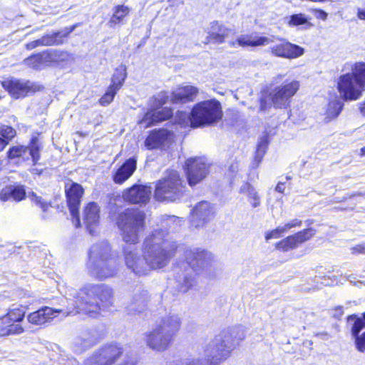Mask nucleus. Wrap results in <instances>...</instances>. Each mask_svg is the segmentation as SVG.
Listing matches in <instances>:
<instances>
[{"mask_svg": "<svg viewBox=\"0 0 365 365\" xmlns=\"http://www.w3.org/2000/svg\"><path fill=\"white\" fill-rule=\"evenodd\" d=\"M143 255L131 246L123 248L125 263L128 269L138 276L146 275L152 269L167 266L178 252H182L185 264L184 271L176 267L177 287L180 292H186L193 285L192 272H207L212 268V255L197 247H188L178 244L170 232L163 229L155 230L143 242Z\"/></svg>", "mask_w": 365, "mask_h": 365, "instance_id": "obj_1", "label": "nucleus"}, {"mask_svg": "<svg viewBox=\"0 0 365 365\" xmlns=\"http://www.w3.org/2000/svg\"><path fill=\"white\" fill-rule=\"evenodd\" d=\"M245 337L242 327L223 330L207 345L205 349V359H177L169 365H217L230 355Z\"/></svg>", "mask_w": 365, "mask_h": 365, "instance_id": "obj_2", "label": "nucleus"}, {"mask_svg": "<svg viewBox=\"0 0 365 365\" xmlns=\"http://www.w3.org/2000/svg\"><path fill=\"white\" fill-rule=\"evenodd\" d=\"M70 296L76 314L82 313L93 318L113 302V290L106 284H86Z\"/></svg>", "mask_w": 365, "mask_h": 365, "instance_id": "obj_3", "label": "nucleus"}, {"mask_svg": "<svg viewBox=\"0 0 365 365\" xmlns=\"http://www.w3.org/2000/svg\"><path fill=\"white\" fill-rule=\"evenodd\" d=\"M349 70L339 77L337 90L343 100L356 101L365 90V63H346L342 71Z\"/></svg>", "mask_w": 365, "mask_h": 365, "instance_id": "obj_4", "label": "nucleus"}, {"mask_svg": "<svg viewBox=\"0 0 365 365\" xmlns=\"http://www.w3.org/2000/svg\"><path fill=\"white\" fill-rule=\"evenodd\" d=\"M145 212L138 209L128 208L118 214L116 225L123 242L133 245L139 242L145 230Z\"/></svg>", "mask_w": 365, "mask_h": 365, "instance_id": "obj_5", "label": "nucleus"}, {"mask_svg": "<svg viewBox=\"0 0 365 365\" xmlns=\"http://www.w3.org/2000/svg\"><path fill=\"white\" fill-rule=\"evenodd\" d=\"M220 102L212 99L200 102L194 106L190 113V122L192 128L210 125L222 118Z\"/></svg>", "mask_w": 365, "mask_h": 365, "instance_id": "obj_6", "label": "nucleus"}, {"mask_svg": "<svg viewBox=\"0 0 365 365\" xmlns=\"http://www.w3.org/2000/svg\"><path fill=\"white\" fill-rule=\"evenodd\" d=\"M185 192L182 180L177 171L171 170L160 180L155 190V197L160 202H173L180 199Z\"/></svg>", "mask_w": 365, "mask_h": 365, "instance_id": "obj_7", "label": "nucleus"}, {"mask_svg": "<svg viewBox=\"0 0 365 365\" xmlns=\"http://www.w3.org/2000/svg\"><path fill=\"white\" fill-rule=\"evenodd\" d=\"M71 298H63L61 299L63 307L53 309L49 307H44L38 310L30 313L27 319L29 323L34 325H43L50 322L56 314H63V316L76 314V309L73 307Z\"/></svg>", "mask_w": 365, "mask_h": 365, "instance_id": "obj_8", "label": "nucleus"}, {"mask_svg": "<svg viewBox=\"0 0 365 365\" xmlns=\"http://www.w3.org/2000/svg\"><path fill=\"white\" fill-rule=\"evenodd\" d=\"M123 353L117 344H108L96 350L85 362L86 365H112L118 361Z\"/></svg>", "mask_w": 365, "mask_h": 365, "instance_id": "obj_9", "label": "nucleus"}, {"mask_svg": "<svg viewBox=\"0 0 365 365\" xmlns=\"http://www.w3.org/2000/svg\"><path fill=\"white\" fill-rule=\"evenodd\" d=\"M299 88V82L293 80L285 81L276 86L269 93L272 103L276 108H286L289 106L291 98Z\"/></svg>", "mask_w": 365, "mask_h": 365, "instance_id": "obj_10", "label": "nucleus"}, {"mask_svg": "<svg viewBox=\"0 0 365 365\" xmlns=\"http://www.w3.org/2000/svg\"><path fill=\"white\" fill-rule=\"evenodd\" d=\"M186 174L188 183L194 186L202 181L209 173V165L205 158H191L186 161Z\"/></svg>", "mask_w": 365, "mask_h": 365, "instance_id": "obj_11", "label": "nucleus"}, {"mask_svg": "<svg viewBox=\"0 0 365 365\" xmlns=\"http://www.w3.org/2000/svg\"><path fill=\"white\" fill-rule=\"evenodd\" d=\"M83 194V189L82 186L76 182L71 183L70 187L66 189L68 206L73 217V223L76 227L81 225L78 208Z\"/></svg>", "mask_w": 365, "mask_h": 365, "instance_id": "obj_12", "label": "nucleus"}, {"mask_svg": "<svg viewBox=\"0 0 365 365\" xmlns=\"http://www.w3.org/2000/svg\"><path fill=\"white\" fill-rule=\"evenodd\" d=\"M76 28V25H73L70 27H66L57 32L46 34L42 36L41 38L26 43V48L28 50H32L38 46L60 45L63 43L65 38H66L71 32H73Z\"/></svg>", "mask_w": 365, "mask_h": 365, "instance_id": "obj_13", "label": "nucleus"}, {"mask_svg": "<svg viewBox=\"0 0 365 365\" xmlns=\"http://www.w3.org/2000/svg\"><path fill=\"white\" fill-rule=\"evenodd\" d=\"M315 234L316 230L314 228L304 229L277 242L276 248L283 252L296 249L302 243L309 240Z\"/></svg>", "mask_w": 365, "mask_h": 365, "instance_id": "obj_14", "label": "nucleus"}, {"mask_svg": "<svg viewBox=\"0 0 365 365\" xmlns=\"http://www.w3.org/2000/svg\"><path fill=\"white\" fill-rule=\"evenodd\" d=\"M190 222L196 228L203 227L214 217V208L210 202L201 201L191 210Z\"/></svg>", "mask_w": 365, "mask_h": 365, "instance_id": "obj_15", "label": "nucleus"}, {"mask_svg": "<svg viewBox=\"0 0 365 365\" xmlns=\"http://www.w3.org/2000/svg\"><path fill=\"white\" fill-rule=\"evenodd\" d=\"M148 300V292L138 285L133 289L125 308L130 314H139L146 309Z\"/></svg>", "mask_w": 365, "mask_h": 365, "instance_id": "obj_16", "label": "nucleus"}, {"mask_svg": "<svg viewBox=\"0 0 365 365\" xmlns=\"http://www.w3.org/2000/svg\"><path fill=\"white\" fill-rule=\"evenodd\" d=\"M173 339L170 334H167L158 326L152 331L146 333L147 345L157 351L166 350L170 345Z\"/></svg>", "mask_w": 365, "mask_h": 365, "instance_id": "obj_17", "label": "nucleus"}, {"mask_svg": "<svg viewBox=\"0 0 365 365\" xmlns=\"http://www.w3.org/2000/svg\"><path fill=\"white\" fill-rule=\"evenodd\" d=\"M87 268L89 274L99 280L113 277L118 271V266L113 259L103 263L87 264Z\"/></svg>", "mask_w": 365, "mask_h": 365, "instance_id": "obj_18", "label": "nucleus"}, {"mask_svg": "<svg viewBox=\"0 0 365 365\" xmlns=\"http://www.w3.org/2000/svg\"><path fill=\"white\" fill-rule=\"evenodd\" d=\"M280 43L273 45L269 47L270 52L272 55L284 58H296L302 56L304 49L296 44L292 43L284 39L279 38Z\"/></svg>", "mask_w": 365, "mask_h": 365, "instance_id": "obj_19", "label": "nucleus"}, {"mask_svg": "<svg viewBox=\"0 0 365 365\" xmlns=\"http://www.w3.org/2000/svg\"><path fill=\"white\" fill-rule=\"evenodd\" d=\"M1 83L10 96L16 99L25 97L31 90L29 81L13 77L4 79Z\"/></svg>", "mask_w": 365, "mask_h": 365, "instance_id": "obj_20", "label": "nucleus"}, {"mask_svg": "<svg viewBox=\"0 0 365 365\" xmlns=\"http://www.w3.org/2000/svg\"><path fill=\"white\" fill-rule=\"evenodd\" d=\"M151 195V188L142 185H134L123 191V200L132 204H146Z\"/></svg>", "mask_w": 365, "mask_h": 365, "instance_id": "obj_21", "label": "nucleus"}, {"mask_svg": "<svg viewBox=\"0 0 365 365\" xmlns=\"http://www.w3.org/2000/svg\"><path fill=\"white\" fill-rule=\"evenodd\" d=\"M173 114L172 109L168 107H163L161 109L160 108H153L150 107L140 121V124L145 128H148L157 123L169 119Z\"/></svg>", "mask_w": 365, "mask_h": 365, "instance_id": "obj_22", "label": "nucleus"}, {"mask_svg": "<svg viewBox=\"0 0 365 365\" xmlns=\"http://www.w3.org/2000/svg\"><path fill=\"white\" fill-rule=\"evenodd\" d=\"M111 258V248L106 241L97 242L91 246L88 252L87 264L103 263Z\"/></svg>", "mask_w": 365, "mask_h": 365, "instance_id": "obj_23", "label": "nucleus"}, {"mask_svg": "<svg viewBox=\"0 0 365 365\" xmlns=\"http://www.w3.org/2000/svg\"><path fill=\"white\" fill-rule=\"evenodd\" d=\"M197 93V88L187 85L175 89L173 91L170 98L173 103H185L193 101Z\"/></svg>", "mask_w": 365, "mask_h": 365, "instance_id": "obj_24", "label": "nucleus"}, {"mask_svg": "<svg viewBox=\"0 0 365 365\" xmlns=\"http://www.w3.org/2000/svg\"><path fill=\"white\" fill-rule=\"evenodd\" d=\"M170 136V132L167 129L153 130L145 139V146L148 150L158 148L168 141Z\"/></svg>", "mask_w": 365, "mask_h": 365, "instance_id": "obj_25", "label": "nucleus"}, {"mask_svg": "<svg viewBox=\"0 0 365 365\" xmlns=\"http://www.w3.org/2000/svg\"><path fill=\"white\" fill-rule=\"evenodd\" d=\"M274 36H252L242 35L237 38L236 41H232L231 45L235 46L236 43L240 46H258L269 45L274 42Z\"/></svg>", "mask_w": 365, "mask_h": 365, "instance_id": "obj_26", "label": "nucleus"}, {"mask_svg": "<svg viewBox=\"0 0 365 365\" xmlns=\"http://www.w3.org/2000/svg\"><path fill=\"white\" fill-rule=\"evenodd\" d=\"M137 167V160L135 157L130 158L116 170L113 175L115 183L122 184L127 180L135 172Z\"/></svg>", "mask_w": 365, "mask_h": 365, "instance_id": "obj_27", "label": "nucleus"}, {"mask_svg": "<svg viewBox=\"0 0 365 365\" xmlns=\"http://www.w3.org/2000/svg\"><path fill=\"white\" fill-rule=\"evenodd\" d=\"M157 326L167 334H170V336L173 338L180 329L181 319L176 314H169L162 317L160 323Z\"/></svg>", "mask_w": 365, "mask_h": 365, "instance_id": "obj_28", "label": "nucleus"}, {"mask_svg": "<svg viewBox=\"0 0 365 365\" xmlns=\"http://www.w3.org/2000/svg\"><path fill=\"white\" fill-rule=\"evenodd\" d=\"M83 220L91 235L94 234L93 227L98 223L99 207L96 202H89L83 211Z\"/></svg>", "mask_w": 365, "mask_h": 365, "instance_id": "obj_29", "label": "nucleus"}, {"mask_svg": "<svg viewBox=\"0 0 365 365\" xmlns=\"http://www.w3.org/2000/svg\"><path fill=\"white\" fill-rule=\"evenodd\" d=\"M227 34L228 30L225 26L217 21H213L208 29V42L222 43Z\"/></svg>", "mask_w": 365, "mask_h": 365, "instance_id": "obj_30", "label": "nucleus"}, {"mask_svg": "<svg viewBox=\"0 0 365 365\" xmlns=\"http://www.w3.org/2000/svg\"><path fill=\"white\" fill-rule=\"evenodd\" d=\"M364 329V325L358 321L353 322L351 326V336L354 340L355 347L359 352L365 351V331L360 334V331Z\"/></svg>", "mask_w": 365, "mask_h": 365, "instance_id": "obj_31", "label": "nucleus"}, {"mask_svg": "<svg viewBox=\"0 0 365 365\" xmlns=\"http://www.w3.org/2000/svg\"><path fill=\"white\" fill-rule=\"evenodd\" d=\"M95 338L90 331H84L76 337L73 343L74 351L81 353L95 344Z\"/></svg>", "mask_w": 365, "mask_h": 365, "instance_id": "obj_32", "label": "nucleus"}, {"mask_svg": "<svg viewBox=\"0 0 365 365\" xmlns=\"http://www.w3.org/2000/svg\"><path fill=\"white\" fill-rule=\"evenodd\" d=\"M47 51L31 56L24 60L26 66L36 70H41L49 64Z\"/></svg>", "mask_w": 365, "mask_h": 365, "instance_id": "obj_33", "label": "nucleus"}, {"mask_svg": "<svg viewBox=\"0 0 365 365\" xmlns=\"http://www.w3.org/2000/svg\"><path fill=\"white\" fill-rule=\"evenodd\" d=\"M23 331V327L19 324L11 323V321H9V317H0V336L19 334Z\"/></svg>", "mask_w": 365, "mask_h": 365, "instance_id": "obj_34", "label": "nucleus"}, {"mask_svg": "<svg viewBox=\"0 0 365 365\" xmlns=\"http://www.w3.org/2000/svg\"><path fill=\"white\" fill-rule=\"evenodd\" d=\"M130 9L124 5H118L113 9V14L108 24L110 27H114L117 24H122L124 18L129 14Z\"/></svg>", "mask_w": 365, "mask_h": 365, "instance_id": "obj_35", "label": "nucleus"}, {"mask_svg": "<svg viewBox=\"0 0 365 365\" xmlns=\"http://www.w3.org/2000/svg\"><path fill=\"white\" fill-rule=\"evenodd\" d=\"M240 193L245 194L247 196L253 207H257L260 205L259 196L255 187L250 183L245 182L240 187Z\"/></svg>", "mask_w": 365, "mask_h": 365, "instance_id": "obj_36", "label": "nucleus"}, {"mask_svg": "<svg viewBox=\"0 0 365 365\" xmlns=\"http://www.w3.org/2000/svg\"><path fill=\"white\" fill-rule=\"evenodd\" d=\"M267 145V138L266 136H263L262 138H261L257 147L253 162L251 164L252 168H257L260 163L262 162L263 156L266 153Z\"/></svg>", "mask_w": 365, "mask_h": 365, "instance_id": "obj_37", "label": "nucleus"}, {"mask_svg": "<svg viewBox=\"0 0 365 365\" xmlns=\"http://www.w3.org/2000/svg\"><path fill=\"white\" fill-rule=\"evenodd\" d=\"M343 106L344 104L341 100L335 99L330 101L327 110V116L325 118L326 121L329 122L336 118L341 113Z\"/></svg>", "mask_w": 365, "mask_h": 365, "instance_id": "obj_38", "label": "nucleus"}, {"mask_svg": "<svg viewBox=\"0 0 365 365\" xmlns=\"http://www.w3.org/2000/svg\"><path fill=\"white\" fill-rule=\"evenodd\" d=\"M126 76V70L124 66H121L116 68L110 86L118 91L122 87Z\"/></svg>", "mask_w": 365, "mask_h": 365, "instance_id": "obj_39", "label": "nucleus"}, {"mask_svg": "<svg viewBox=\"0 0 365 365\" xmlns=\"http://www.w3.org/2000/svg\"><path fill=\"white\" fill-rule=\"evenodd\" d=\"M169 97L167 91H161L157 93L150 100V107L153 108H161L168 102Z\"/></svg>", "mask_w": 365, "mask_h": 365, "instance_id": "obj_40", "label": "nucleus"}, {"mask_svg": "<svg viewBox=\"0 0 365 365\" xmlns=\"http://www.w3.org/2000/svg\"><path fill=\"white\" fill-rule=\"evenodd\" d=\"M47 53L48 55L49 63L63 61L68 57V54L66 52L59 50H47Z\"/></svg>", "mask_w": 365, "mask_h": 365, "instance_id": "obj_41", "label": "nucleus"}, {"mask_svg": "<svg viewBox=\"0 0 365 365\" xmlns=\"http://www.w3.org/2000/svg\"><path fill=\"white\" fill-rule=\"evenodd\" d=\"M24 314L25 312L23 309L13 308L9 309L8 313L4 316L9 317V321H11V323L16 324V322H19L23 320Z\"/></svg>", "mask_w": 365, "mask_h": 365, "instance_id": "obj_42", "label": "nucleus"}, {"mask_svg": "<svg viewBox=\"0 0 365 365\" xmlns=\"http://www.w3.org/2000/svg\"><path fill=\"white\" fill-rule=\"evenodd\" d=\"M27 147L23 145H16L10 148L7 152V156L9 159H14L24 156L27 153Z\"/></svg>", "mask_w": 365, "mask_h": 365, "instance_id": "obj_43", "label": "nucleus"}, {"mask_svg": "<svg viewBox=\"0 0 365 365\" xmlns=\"http://www.w3.org/2000/svg\"><path fill=\"white\" fill-rule=\"evenodd\" d=\"M27 149V153L31 156L34 164H36L40 158L39 147L36 140L32 139Z\"/></svg>", "mask_w": 365, "mask_h": 365, "instance_id": "obj_44", "label": "nucleus"}, {"mask_svg": "<svg viewBox=\"0 0 365 365\" xmlns=\"http://www.w3.org/2000/svg\"><path fill=\"white\" fill-rule=\"evenodd\" d=\"M118 90L109 86L106 93L100 98L99 102L102 106H107L110 103Z\"/></svg>", "mask_w": 365, "mask_h": 365, "instance_id": "obj_45", "label": "nucleus"}, {"mask_svg": "<svg viewBox=\"0 0 365 365\" xmlns=\"http://www.w3.org/2000/svg\"><path fill=\"white\" fill-rule=\"evenodd\" d=\"M0 135L8 143L16 135V130L11 126L3 125L0 127Z\"/></svg>", "mask_w": 365, "mask_h": 365, "instance_id": "obj_46", "label": "nucleus"}, {"mask_svg": "<svg viewBox=\"0 0 365 365\" xmlns=\"http://www.w3.org/2000/svg\"><path fill=\"white\" fill-rule=\"evenodd\" d=\"M308 19L303 14H293L290 16L289 24L290 26H299L307 24Z\"/></svg>", "mask_w": 365, "mask_h": 365, "instance_id": "obj_47", "label": "nucleus"}, {"mask_svg": "<svg viewBox=\"0 0 365 365\" xmlns=\"http://www.w3.org/2000/svg\"><path fill=\"white\" fill-rule=\"evenodd\" d=\"M12 191V198L15 201H21L24 199L26 192L23 186H11Z\"/></svg>", "mask_w": 365, "mask_h": 365, "instance_id": "obj_48", "label": "nucleus"}, {"mask_svg": "<svg viewBox=\"0 0 365 365\" xmlns=\"http://www.w3.org/2000/svg\"><path fill=\"white\" fill-rule=\"evenodd\" d=\"M29 198L34 202L36 205L39 206L43 211H46L48 207V204L43 201L40 196H37L34 192H31L28 195Z\"/></svg>", "mask_w": 365, "mask_h": 365, "instance_id": "obj_49", "label": "nucleus"}, {"mask_svg": "<svg viewBox=\"0 0 365 365\" xmlns=\"http://www.w3.org/2000/svg\"><path fill=\"white\" fill-rule=\"evenodd\" d=\"M302 225V221L296 218L285 223L284 225L281 226V227L282 231L285 233L292 228L300 227Z\"/></svg>", "mask_w": 365, "mask_h": 365, "instance_id": "obj_50", "label": "nucleus"}, {"mask_svg": "<svg viewBox=\"0 0 365 365\" xmlns=\"http://www.w3.org/2000/svg\"><path fill=\"white\" fill-rule=\"evenodd\" d=\"M283 233L284 232L282 231L281 226H279L276 229L266 233L265 240L266 241H269L271 239L279 238Z\"/></svg>", "mask_w": 365, "mask_h": 365, "instance_id": "obj_51", "label": "nucleus"}, {"mask_svg": "<svg viewBox=\"0 0 365 365\" xmlns=\"http://www.w3.org/2000/svg\"><path fill=\"white\" fill-rule=\"evenodd\" d=\"M176 122L181 125H184L187 122V119H190V115H188L185 112L178 111L175 116Z\"/></svg>", "mask_w": 365, "mask_h": 365, "instance_id": "obj_52", "label": "nucleus"}, {"mask_svg": "<svg viewBox=\"0 0 365 365\" xmlns=\"http://www.w3.org/2000/svg\"><path fill=\"white\" fill-rule=\"evenodd\" d=\"M11 198H12V191L11 186L2 189L0 192V200L2 202H6Z\"/></svg>", "mask_w": 365, "mask_h": 365, "instance_id": "obj_53", "label": "nucleus"}, {"mask_svg": "<svg viewBox=\"0 0 365 365\" xmlns=\"http://www.w3.org/2000/svg\"><path fill=\"white\" fill-rule=\"evenodd\" d=\"M359 320L364 325L365 328V312L362 313L361 317H358L356 314H351L347 317V322L349 323L352 321L354 322H358Z\"/></svg>", "mask_w": 365, "mask_h": 365, "instance_id": "obj_54", "label": "nucleus"}, {"mask_svg": "<svg viewBox=\"0 0 365 365\" xmlns=\"http://www.w3.org/2000/svg\"><path fill=\"white\" fill-rule=\"evenodd\" d=\"M311 11L317 19L325 21L327 18V13L322 9H312Z\"/></svg>", "mask_w": 365, "mask_h": 365, "instance_id": "obj_55", "label": "nucleus"}, {"mask_svg": "<svg viewBox=\"0 0 365 365\" xmlns=\"http://www.w3.org/2000/svg\"><path fill=\"white\" fill-rule=\"evenodd\" d=\"M351 253L354 255L356 254H363L365 255V242L359 244L351 248Z\"/></svg>", "mask_w": 365, "mask_h": 365, "instance_id": "obj_56", "label": "nucleus"}, {"mask_svg": "<svg viewBox=\"0 0 365 365\" xmlns=\"http://www.w3.org/2000/svg\"><path fill=\"white\" fill-rule=\"evenodd\" d=\"M180 220L175 216H168L167 217L165 224L166 226H169L171 227V225H180Z\"/></svg>", "mask_w": 365, "mask_h": 365, "instance_id": "obj_57", "label": "nucleus"}, {"mask_svg": "<svg viewBox=\"0 0 365 365\" xmlns=\"http://www.w3.org/2000/svg\"><path fill=\"white\" fill-rule=\"evenodd\" d=\"M284 182H279L277 185V186H276V187H275V190H276L277 192H281V193H282V192H284Z\"/></svg>", "mask_w": 365, "mask_h": 365, "instance_id": "obj_58", "label": "nucleus"}, {"mask_svg": "<svg viewBox=\"0 0 365 365\" xmlns=\"http://www.w3.org/2000/svg\"><path fill=\"white\" fill-rule=\"evenodd\" d=\"M9 144L6 140H4L3 138L0 137V151L3 150L5 147Z\"/></svg>", "mask_w": 365, "mask_h": 365, "instance_id": "obj_59", "label": "nucleus"}, {"mask_svg": "<svg viewBox=\"0 0 365 365\" xmlns=\"http://www.w3.org/2000/svg\"><path fill=\"white\" fill-rule=\"evenodd\" d=\"M357 16L359 19L365 21V10L359 9Z\"/></svg>", "mask_w": 365, "mask_h": 365, "instance_id": "obj_60", "label": "nucleus"}, {"mask_svg": "<svg viewBox=\"0 0 365 365\" xmlns=\"http://www.w3.org/2000/svg\"><path fill=\"white\" fill-rule=\"evenodd\" d=\"M260 109L261 110H265L266 109V101L262 98L260 99Z\"/></svg>", "mask_w": 365, "mask_h": 365, "instance_id": "obj_61", "label": "nucleus"}, {"mask_svg": "<svg viewBox=\"0 0 365 365\" xmlns=\"http://www.w3.org/2000/svg\"><path fill=\"white\" fill-rule=\"evenodd\" d=\"M68 365H78V361L76 359H69L68 361Z\"/></svg>", "mask_w": 365, "mask_h": 365, "instance_id": "obj_62", "label": "nucleus"}, {"mask_svg": "<svg viewBox=\"0 0 365 365\" xmlns=\"http://www.w3.org/2000/svg\"><path fill=\"white\" fill-rule=\"evenodd\" d=\"M355 279V277H354V276H353L352 274L348 275V276L346 277V279H347L348 281H349L351 283H353V282H353V279Z\"/></svg>", "mask_w": 365, "mask_h": 365, "instance_id": "obj_63", "label": "nucleus"}, {"mask_svg": "<svg viewBox=\"0 0 365 365\" xmlns=\"http://www.w3.org/2000/svg\"><path fill=\"white\" fill-rule=\"evenodd\" d=\"M361 112L365 115V102L363 103V105L361 107Z\"/></svg>", "mask_w": 365, "mask_h": 365, "instance_id": "obj_64", "label": "nucleus"}]
</instances>
